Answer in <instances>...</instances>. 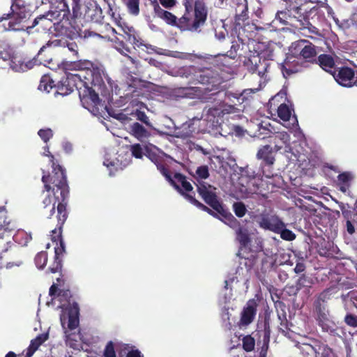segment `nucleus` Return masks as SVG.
Wrapping results in <instances>:
<instances>
[{
	"label": "nucleus",
	"instance_id": "40",
	"mask_svg": "<svg viewBox=\"0 0 357 357\" xmlns=\"http://www.w3.org/2000/svg\"><path fill=\"white\" fill-rule=\"evenodd\" d=\"M35 264L38 268L43 269L47 262V253L45 251L38 252L34 259Z\"/></svg>",
	"mask_w": 357,
	"mask_h": 357
},
{
	"label": "nucleus",
	"instance_id": "20",
	"mask_svg": "<svg viewBox=\"0 0 357 357\" xmlns=\"http://www.w3.org/2000/svg\"><path fill=\"white\" fill-rule=\"evenodd\" d=\"M199 83L206 85L205 90L208 91H216L219 89L222 84V78L218 75H214L211 71H204L197 77Z\"/></svg>",
	"mask_w": 357,
	"mask_h": 357
},
{
	"label": "nucleus",
	"instance_id": "31",
	"mask_svg": "<svg viewBox=\"0 0 357 357\" xmlns=\"http://www.w3.org/2000/svg\"><path fill=\"white\" fill-rule=\"evenodd\" d=\"M130 133L139 140L148 138L150 132L139 123L135 122L130 126Z\"/></svg>",
	"mask_w": 357,
	"mask_h": 357
},
{
	"label": "nucleus",
	"instance_id": "6",
	"mask_svg": "<svg viewBox=\"0 0 357 357\" xmlns=\"http://www.w3.org/2000/svg\"><path fill=\"white\" fill-rule=\"evenodd\" d=\"M195 185L197 192L204 202L216 211L215 213H215L213 215L223 222V206L218 200L216 188L203 181H197Z\"/></svg>",
	"mask_w": 357,
	"mask_h": 357
},
{
	"label": "nucleus",
	"instance_id": "63",
	"mask_svg": "<svg viewBox=\"0 0 357 357\" xmlns=\"http://www.w3.org/2000/svg\"><path fill=\"white\" fill-rule=\"evenodd\" d=\"M268 338L264 339L263 346L261 348L259 357H266V354L268 348Z\"/></svg>",
	"mask_w": 357,
	"mask_h": 357
},
{
	"label": "nucleus",
	"instance_id": "36",
	"mask_svg": "<svg viewBox=\"0 0 357 357\" xmlns=\"http://www.w3.org/2000/svg\"><path fill=\"white\" fill-rule=\"evenodd\" d=\"M236 238L241 245L246 247L249 242L250 238L248 229L241 227H238L236 230Z\"/></svg>",
	"mask_w": 357,
	"mask_h": 357
},
{
	"label": "nucleus",
	"instance_id": "59",
	"mask_svg": "<svg viewBox=\"0 0 357 357\" xmlns=\"http://www.w3.org/2000/svg\"><path fill=\"white\" fill-rule=\"evenodd\" d=\"M225 224H228L227 220L231 222V227L237 225L238 224L237 220L230 213L225 211Z\"/></svg>",
	"mask_w": 357,
	"mask_h": 357
},
{
	"label": "nucleus",
	"instance_id": "47",
	"mask_svg": "<svg viewBox=\"0 0 357 357\" xmlns=\"http://www.w3.org/2000/svg\"><path fill=\"white\" fill-rule=\"evenodd\" d=\"M132 115L137 120L144 123L146 126H147L149 127H152L151 123L150 122L149 117L146 116V114L144 112L137 109L135 110V112L132 113Z\"/></svg>",
	"mask_w": 357,
	"mask_h": 357
},
{
	"label": "nucleus",
	"instance_id": "14",
	"mask_svg": "<svg viewBox=\"0 0 357 357\" xmlns=\"http://www.w3.org/2000/svg\"><path fill=\"white\" fill-rule=\"evenodd\" d=\"M68 216L67 210L63 205L59 206L58 214H56L57 225L56 227L52 231L51 239L56 243L55 248L63 247L65 250V244L62 238V228Z\"/></svg>",
	"mask_w": 357,
	"mask_h": 357
},
{
	"label": "nucleus",
	"instance_id": "56",
	"mask_svg": "<svg viewBox=\"0 0 357 357\" xmlns=\"http://www.w3.org/2000/svg\"><path fill=\"white\" fill-rule=\"evenodd\" d=\"M208 114L214 118L223 116V109L220 107H211L208 109Z\"/></svg>",
	"mask_w": 357,
	"mask_h": 357
},
{
	"label": "nucleus",
	"instance_id": "45",
	"mask_svg": "<svg viewBox=\"0 0 357 357\" xmlns=\"http://www.w3.org/2000/svg\"><path fill=\"white\" fill-rule=\"evenodd\" d=\"M275 233L280 234V237L286 241H292L296 238V235L291 230L286 229V225L284 222L280 230Z\"/></svg>",
	"mask_w": 357,
	"mask_h": 357
},
{
	"label": "nucleus",
	"instance_id": "61",
	"mask_svg": "<svg viewBox=\"0 0 357 357\" xmlns=\"http://www.w3.org/2000/svg\"><path fill=\"white\" fill-rule=\"evenodd\" d=\"M196 0H182L186 13H190L192 11L193 5Z\"/></svg>",
	"mask_w": 357,
	"mask_h": 357
},
{
	"label": "nucleus",
	"instance_id": "11",
	"mask_svg": "<svg viewBox=\"0 0 357 357\" xmlns=\"http://www.w3.org/2000/svg\"><path fill=\"white\" fill-rule=\"evenodd\" d=\"M290 51L294 54H297L302 60L307 61V66L317 55L315 46L305 40L293 43L290 47Z\"/></svg>",
	"mask_w": 357,
	"mask_h": 357
},
{
	"label": "nucleus",
	"instance_id": "19",
	"mask_svg": "<svg viewBox=\"0 0 357 357\" xmlns=\"http://www.w3.org/2000/svg\"><path fill=\"white\" fill-rule=\"evenodd\" d=\"M258 307V303L255 299H250L247 301L241 312L240 325L247 326L255 319Z\"/></svg>",
	"mask_w": 357,
	"mask_h": 357
},
{
	"label": "nucleus",
	"instance_id": "50",
	"mask_svg": "<svg viewBox=\"0 0 357 357\" xmlns=\"http://www.w3.org/2000/svg\"><path fill=\"white\" fill-rule=\"evenodd\" d=\"M196 175H197V181H199L200 179H205L208 177L209 172H208V168L206 165H202L199 167L196 170Z\"/></svg>",
	"mask_w": 357,
	"mask_h": 357
},
{
	"label": "nucleus",
	"instance_id": "51",
	"mask_svg": "<svg viewBox=\"0 0 357 357\" xmlns=\"http://www.w3.org/2000/svg\"><path fill=\"white\" fill-rule=\"evenodd\" d=\"M38 134L45 143L53 136V132L50 128L40 129L38 130Z\"/></svg>",
	"mask_w": 357,
	"mask_h": 357
},
{
	"label": "nucleus",
	"instance_id": "5",
	"mask_svg": "<svg viewBox=\"0 0 357 357\" xmlns=\"http://www.w3.org/2000/svg\"><path fill=\"white\" fill-rule=\"evenodd\" d=\"M52 42H47L45 45L40 47L37 55L32 59L26 61L20 56H13L10 59V68L16 72H24L30 70L36 65L45 64V63H50L51 59L46 54H43L46 49L50 47Z\"/></svg>",
	"mask_w": 357,
	"mask_h": 357
},
{
	"label": "nucleus",
	"instance_id": "29",
	"mask_svg": "<svg viewBox=\"0 0 357 357\" xmlns=\"http://www.w3.org/2000/svg\"><path fill=\"white\" fill-rule=\"evenodd\" d=\"M273 148L270 145H266L258 151L257 158L263 160L266 164L271 165L275 162V158L273 155Z\"/></svg>",
	"mask_w": 357,
	"mask_h": 357
},
{
	"label": "nucleus",
	"instance_id": "2",
	"mask_svg": "<svg viewBox=\"0 0 357 357\" xmlns=\"http://www.w3.org/2000/svg\"><path fill=\"white\" fill-rule=\"evenodd\" d=\"M92 68V62L89 60H79L68 65L67 69L75 71L66 73L60 81L55 84L54 81L47 75L42 76L38 89L41 91L50 93L53 88L56 89L55 95L62 96L71 93L75 89L78 91L80 84H83L82 79H91L89 70Z\"/></svg>",
	"mask_w": 357,
	"mask_h": 357
},
{
	"label": "nucleus",
	"instance_id": "39",
	"mask_svg": "<svg viewBox=\"0 0 357 357\" xmlns=\"http://www.w3.org/2000/svg\"><path fill=\"white\" fill-rule=\"evenodd\" d=\"M195 92V87L179 88L175 91L176 95L181 98H193Z\"/></svg>",
	"mask_w": 357,
	"mask_h": 357
},
{
	"label": "nucleus",
	"instance_id": "54",
	"mask_svg": "<svg viewBox=\"0 0 357 357\" xmlns=\"http://www.w3.org/2000/svg\"><path fill=\"white\" fill-rule=\"evenodd\" d=\"M66 47L75 56H78L79 47L74 41H67Z\"/></svg>",
	"mask_w": 357,
	"mask_h": 357
},
{
	"label": "nucleus",
	"instance_id": "24",
	"mask_svg": "<svg viewBox=\"0 0 357 357\" xmlns=\"http://www.w3.org/2000/svg\"><path fill=\"white\" fill-rule=\"evenodd\" d=\"M151 4L157 17L162 20L169 25H176V16L171 12L162 9L157 0L151 1Z\"/></svg>",
	"mask_w": 357,
	"mask_h": 357
},
{
	"label": "nucleus",
	"instance_id": "44",
	"mask_svg": "<svg viewBox=\"0 0 357 357\" xmlns=\"http://www.w3.org/2000/svg\"><path fill=\"white\" fill-rule=\"evenodd\" d=\"M13 237L14 238V236ZM15 241H18L19 243L23 245H26L27 243L31 241L32 237L24 231H19L15 236Z\"/></svg>",
	"mask_w": 357,
	"mask_h": 357
},
{
	"label": "nucleus",
	"instance_id": "41",
	"mask_svg": "<svg viewBox=\"0 0 357 357\" xmlns=\"http://www.w3.org/2000/svg\"><path fill=\"white\" fill-rule=\"evenodd\" d=\"M63 3V10L70 12V6H71L73 12L76 13L80 9V0H62Z\"/></svg>",
	"mask_w": 357,
	"mask_h": 357
},
{
	"label": "nucleus",
	"instance_id": "42",
	"mask_svg": "<svg viewBox=\"0 0 357 357\" xmlns=\"http://www.w3.org/2000/svg\"><path fill=\"white\" fill-rule=\"evenodd\" d=\"M41 24V27L44 29L47 26L51 27L52 21L45 15H40L34 19L31 27H35Z\"/></svg>",
	"mask_w": 357,
	"mask_h": 357
},
{
	"label": "nucleus",
	"instance_id": "60",
	"mask_svg": "<svg viewBox=\"0 0 357 357\" xmlns=\"http://www.w3.org/2000/svg\"><path fill=\"white\" fill-rule=\"evenodd\" d=\"M160 3L165 8L170 9L176 4V0H158Z\"/></svg>",
	"mask_w": 357,
	"mask_h": 357
},
{
	"label": "nucleus",
	"instance_id": "8",
	"mask_svg": "<svg viewBox=\"0 0 357 357\" xmlns=\"http://www.w3.org/2000/svg\"><path fill=\"white\" fill-rule=\"evenodd\" d=\"M145 155L149 158L157 167V169L160 171V172L165 177L167 181L178 192H181L182 190L180 187L176 183L174 179L171 176L169 170L166 163L163 161L162 158L155 151L152 150V148L146 145L145 146Z\"/></svg>",
	"mask_w": 357,
	"mask_h": 357
},
{
	"label": "nucleus",
	"instance_id": "17",
	"mask_svg": "<svg viewBox=\"0 0 357 357\" xmlns=\"http://www.w3.org/2000/svg\"><path fill=\"white\" fill-rule=\"evenodd\" d=\"M255 220L261 228L273 232L280 231L283 226V221L278 216L266 213L256 215Z\"/></svg>",
	"mask_w": 357,
	"mask_h": 357
},
{
	"label": "nucleus",
	"instance_id": "52",
	"mask_svg": "<svg viewBox=\"0 0 357 357\" xmlns=\"http://www.w3.org/2000/svg\"><path fill=\"white\" fill-rule=\"evenodd\" d=\"M104 357H116L114 345L112 341L107 342L103 353Z\"/></svg>",
	"mask_w": 357,
	"mask_h": 357
},
{
	"label": "nucleus",
	"instance_id": "30",
	"mask_svg": "<svg viewBox=\"0 0 357 357\" xmlns=\"http://www.w3.org/2000/svg\"><path fill=\"white\" fill-rule=\"evenodd\" d=\"M48 338L47 333H42L38 335L36 338L31 341V343L27 349L26 357H31L38 349V347L44 343Z\"/></svg>",
	"mask_w": 357,
	"mask_h": 357
},
{
	"label": "nucleus",
	"instance_id": "55",
	"mask_svg": "<svg viewBox=\"0 0 357 357\" xmlns=\"http://www.w3.org/2000/svg\"><path fill=\"white\" fill-rule=\"evenodd\" d=\"M344 321L348 326L357 327V316L348 314L344 317Z\"/></svg>",
	"mask_w": 357,
	"mask_h": 357
},
{
	"label": "nucleus",
	"instance_id": "33",
	"mask_svg": "<svg viewBox=\"0 0 357 357\" xmlns=\"http://www.w3.org/2000/svg\"><path fill=\"white\" fill-rule=\"evenodd\" d=\"M234 3L236 4V22L237 24L240 25L241 22H243L248 19V7L246 4H243V2L236 1Z\"/></svg>",
	"mask_w": 357,
	"mask_h": 357
},
{
	"label": "nucleus",
	"instance_id": "48",
	"mask_svg": "<svg viewBox=\"0 0 357 357\" xmlns=\"http://www.w3.org/2000/svg\"><path fill=\"white\" fill-rule=\"evenodd\" d=\"M255 341L250 335L245 336L243 338V348L246 351H251L254 349Z\"/></svg>",
	"mask_w": 357,
	"mask_h": 357
},
{
	"label": "nucleus",
	"instance_id": "58",
	"mask_svg": "<svg viewBox=\"0 0 357 357\" xmlns=\"http://www.w3.org/2000/svg\"><path fill=\"white\" fill-rule=\"evenodd\" d=\"M351 178V174L344 172L338 176V181L340 184H348Z\"/></svg>",
	"mask_w": 357,
	"mask_h": 357
},
{
	"label": "nucleus",
	"instance_id": "49",
	"mask_svg": "<svg viewBox=\"0 0 357 357\" xmlns=\"http://www.w3.org/2000/svg\"><path fill=\"white\" fill-rule=\"evenodd\" d=\"M189 13H185V14L179 19L176 17V25H174L173 26H176L180 29H185L188 24L190 20V18L188 16Z\"/></svg>",
	"mask_w": 357,
	"mask_h": 357
},
{
	"label": "nucleus",
	"instance_id": "64",
	"mask_svg": "<svg viewBox=\"0 0 357 357\" xmlns=\"http://www.w3.org/2000/svg\"><path fill=\"white\" fill-rule=\"evenodd\" d=\"M244 132L243 130L238 126H234L232 127V130H231L228 135H231L234 134L237 137H241L243 135Z\"/></svg>",
	"mask_w": 357,
	"mask_h": 357
},
{
	"label": "nucleus",
	"instance_id": "15",
	"mask_svg": "<svg viewBox=\"0 0 357 357\" xmlns=\"http://www.w3.org/2000/svg\"><path fill=\"white\" fill-rule=\"evenodd\" d=\"M67 316L61 317V322L63 328L73 331L77 329L79 324V305L74 302L67 309Z\"/></svg>",
	"mask_w": 357,
	"mask_h": 357
},
{
	"label": "nucleus",
	"instance_id": "18",
	"mask_svg": "<svg viewBox=\"0 0 357 357\" xmlns=\"http://www.w3.org/2000/svg\"><path fill=\"white\" fill-rule=\"evenodd\" d=\"M307 67V61L302 60L297 54L291 52V54L287 55L282 63V71L284 75L286 73L289 75L290 74L298 73Z\"/></svg>",
	"mask_w": 357,
	"mask_h": 357
},
{
	"label": "nucleus",
	"instance_id": "16",
	"mask_svg": "<svg viewBox=\"0 0 357 357\" xmlns=\"http://www.w3.org/2000/svg\"><path fill=\"white\" fill-rule=\"evenodd\" d=\"M16 229V222L8 216L6 207L0 206V238L10 239Z\"/></svg>",
	"mask_w": 357,
	"mask_h": 357
},
{
	"label": "nucleus",
	"instance_id": "25",
	"mask_svg": "<svg viewBox=\"0 0 357 357\" xmlns=\"http://www.w3.org/2000/svg\"><path fill=\"white\" fill-rule=\"evenodd\" d=\"M303 350L308 354H314L315 357H331L332 350L326 344L321 343H316L314 346L310 344H305Z\"/></svg>",
	"mask_w": 357,
	"mask_h": 357
},
{
	"label": "nucleus",
	"instance_id": "43",
	"mask_svg": "<svg viewBox=\"0 0 357 357\" xmlns=\"http://www.w3.org/2000/svg\"><path fill=\"white\" fill-rule=\"evenodd\" d=\"M278 116L283 121H289L291 116V110L285 104H281L278 109Z\"/></svg>",
	"mask_w": 357,
	"mask_h": 357
},
{
	"label": "nucleus",
	"instance_id": "4",
	"mask_svg": "<svg viewBox=\"0 0 357 357\" xmlns=\"http://www.w3.org/2000/svg\"><path fill=\"white\" fill-rule=\"evenodd\" d=\"M88 73H91V79H82L83 84L78 88V93L82 104L88 106L97 107L100 102L97 90L101 91L105 87L104 77L108 79L104 73L103 70L97 65L92 63V68H90Z\"/></svg>",
	"mask_w": 357,
	"mask_h": 357
},
{
	"label": "nucleus",
	"instance_id": "23",
	"mask_svg": "<svg viewBox=\"0 0 357 357\" xmlns=\"http://www.w3.org/2000/svg\"><path fill=\"white\" fill-rule=\"evenodd\" d=\"M112 31L116 34L113 39V43L116 50L121 54L126 56L132 64L137 66L138 61L133 57L128 55V53H130V48L126 42L124 35L122 33H118L114 28L112 29Z\"/></svg>",
	"mask_w": 357,
	"mask_h": 357
},
{
	"label": "nucleus",
	"instance_id": "26",
	"mask_svg": "<svg viewBox=\"0 0 357 357\" xmlns=\"http://www.w3.org/2000/svg\"><path fill=\"white\" fill-rule=\"evenodd\" d=\"M195 20L193 27L197 29L204 24L206 20L207 11L205 5L202 0H196L195 2Z\"/></svg>",
	"mask_w": 357,
	"mask_h": 357
},
{
	"label": "nucleus",
	"instance_id": "53",
	"mask_svg": "<svg viewBox=\"0 0 357 357\" xmlns=\"http://www.w3.org/2000/svg\"><path fill=\"white\" fill-rule=\"evenodd\" d=\"M240 48V45L237 41L232 42L230 50L227 52V54H225V56H227L230 59H234L237 55V52Z\"/></svg>",
	"mask_w": 357,
	"mask_h": 357
},
{
	"label": "nucleus",
	"instance_id": "21",
	"mask_svg": "<svg viewBox=\"0 0 357 357\" xmlns=\"http://www.w3.org/2000/svg\"><path fill=\"white\" fill-rule=\"evenodd\" d=\"M254 59H258V62L255 61V64L253 68V74H256L259 77V87L251 90L252 92H257L265 86L268 81L267 73L269 68V63L265 59L261 60L259 58H254Z\"/></svg>",
	"mask_w": 357,
	"mask_h": 357
},
{
	"label": "nucleus",
	"instance_id": "37",
	"mask_svg": "<svg viewBox=\"0 0 357 357\" xmlns=\"http://www.w3.org/2000/svg\"><path fill=\"white\" fill-rule=\"evenodd\" d=\"M290 140L289 135L286 132H278L274 136V143L275 144L274 149L275 151H278L282 149V146L279 145V141L283 144L289 143Z\"/></svg>",
	"mask_w": 357,
	"mask_h": 357
},
{
	"label": "nucleus",
	"instance_id": "7",
	"mask_svg": "<svg viewBox=\"0 0 357 357\" xmlns=\"http://www.w3.org/2000/svg\"><path fill=\"white\" fill-rule=\"evenodd\" d=\"M6 247L0 252V259H6L7 268L20 266L23 264V256L21 250L10 239L6 241Z\"/></svg>",
	"mask_w": 357,
	"mask_h": 357
},
{
	"label": "nucleus",
	"instance_id": "28",
	"mask_svg": "<svg viewBox=\"0 0 357 357\" xmlns=\"http://www.w3.org/2000/svg\"><path fill=\"white\" fill-rule=\"evenodd\" d=\"M65 342L67 347L75 350H79L81 347L80 333L79 332H73L65 330Z\"/></svg>",
	"mask_w": 357,
	"mask_h": 357
},
{
	"label": "nucleus",
	"instance_id": "27",
	"mask_svg": "<svg viewBox=\"0 0 357 357\" xmlns=\"http://www.w3.org/2000/svg\"><path fill=\"white\" fill-rule=\"evenodd\" d=\"M121 31L127 43L132 45L134 47H139L144 45L143 41L137 36L136 31L133 27L126 26L125 27H121Z\"/></svg>",
	"mask_w": 357,
	"mask_h": 357
},
{
	"label": "nucleus",
	"instance_id": "3",
	"mask_svg": "<svg viewBox=\"0 0 357 357\" xmlns=\"http://www.w3.org/2000/svg\"><path fill=\"white\" fill-rule=\"evenodd\" d=\"M225 171L229 174L230 190L234 196L238 199H245L253 193L250 186V182L255 179L254 172H250L248 167H239L236 159L231 155H229L225 162Z\"/></svg>",
	"mask_w": 357,
	"mask_h": 357
},
{
	"label": "nucleus",
	"instance_id": "22",
	"mask_svg": "<svg viewBox=\"0 0 357 357\" xmlns=\"http://www.w3.org/2000/svg\"><path fill=\"white\" fill-rule=\"evenodd\" d=\"M333 77L339 84L345 87L354 86L357 81L354 70L350 68H341L333 74Z\"/></svg>",
	"mask_w": 357,
	"mask_h": 357
},
{
	"label": "nucleus",
	"instance_id": "12",
	"mask_svg": "<svg viewBox=\"0 0 357 357\" xmlns=\"http://www.w3.org/2000/svg\"><path fill=\"white\" fill-rule=\"evenodd\" d=\"M329 299V296L327 291L321 292L316 298L314 302V312L315 314L316 319L319 321V324L323 328L326 329V322L328 321L329 312L326 308V301Z\"/></svg>",
	"mask_w": 357,
	"mask_h": 357
},
{
	"label": "nucleus",
	"instance_id": "35",
	"mask_svg": "<svg viewBox=\"0 0 357 357\" xmlns=\"http://www.w3.org/2000/svg\"><path fill=\"white\" fill-rule=\"evenodd\" d=\"M121 1L126 6L130 14L134 16L139 14V0H121Z\"/></svg>",
	"mask_w": 357,
	"mask_h": 357
},
{
	"label": "nucleus",
	"instance_id": "10",
	"mask_svg": "<svg viewBox=\"0 0 357 357\" xmlns=\"http://www.w3.org/2000/svg\"><path fill=\"white\" fill-rule=\"evenodd\" d=\"M172 179H174L176 183L180 187L184 195L181 192L180 193L183 195L190 203L211 215H215L211 208L197 200L193 195L187 194L183 191L184 190L186 192H190L193 189L191 183L186 180L185 176L181 173H175Z\"/></svg>",
	"mask_w": 357,
	"mask_h": 357
},
{
	"label": "nucleus",
	"instance_id": "57",
	"mask_svg": "<svg viewBox=\"0 0 357 357\" xmlns=\"http://www.w3.org/2000/svg\"><path fill=\"white\" fill-rule=\"evenodd\" d=\"M44 149H45L44 155L47 156V157H49L50 159V162H52V171H54V167H56L57 166L61 167L60 165L57 164L55 162L54 155L50 152L49 146H45L44 147Z\"/></svg>",
	"mask_w": 357,
	"mask_h": 357
},
{
	"label": "nucleus",
	"instance_id": "9",
	"mask_svg": "<svg viewBox=\"0 0 357 357\" xmlns=\"http://www.w3.org/2000/svg\"><path fill=\"white\" fill-rule=\"evenodd\" d=\"M243 93L239 91L232 92L225 89V114H234L241 116V105L244 101Z\"/></svg>",
	"mask_w": 357,
	"mask_h": 357
},
{
	"label": "nucleus",
	"instance_id": "32",
	"mask_svg": "<svg viewBox=\"0 0 357 357\" xmlns=\"http://www.w3.org/2000/svg\"><path fill=\"white\" fill-rule=\"evenodd\" d=\"M65 252L63 247L54 248V261L52 266L48 268V271L52 273H55L61 270L62 268V259L61 255Z\"/></svg>",
	"mask_w": 357,
	"mask_h": 357
},
{
	"label": "nucleus",
	"instance_id": "62",
	"mask_svg": "<svg viewBox=\"0 0 357 357\" xmlns=\"http://www.w3.org/2000/svg\"><path fill=\"white\" fill-rule=\"evenodd\" d=\"M57 295L64 298L67 301H69L70 298L72 297L71 292L69 289H60Z\"/></svg>",
	"mask_w": 357,
	"mask_h": 357
},
{
	"label": "nucleus",
	"instance_id": "38",
	"mask_svg": "<svg viewBox=\"0 0 357 357\" xmlns=\"http://www.w3.org/2000/svg\"><path fill=\"white\" fill-rule=\"evenodd\" d=\"M145 146H142L139 144H134L130 145V151L132 155L137 159H142L145 155Z\"/></svg>",
	"mask_w": 357,
	"mask_h": 357
},
{
	"label": "nucleus",
	"instance_id": "13",
	"mask_svg": "<svg viewBox=\"0 0 357 357\" xmlns=\"http://www.w3.org/2000/svg\"><path fill=\"white\" fill-rule=\"evenodd\" d=\"M29 5L22 7L10 8V12L7 14H3L0 18V21L3 20L13 19V21L8 22V30H18L15 26L20 24L23 20L28 18L30 15V10Z\"/></svg>",
	"mask_w": 357,
	"mask_h": 357
},
{
	"label": "nucleus",
	"instance_id": "46",
	"mask_svg": "<svg viewBox=\"0 0 357 357\" xmlns=\"http://www.w3.org/2000/svg\"><path fill=\"white\" fill-rule=\"evenodd\" d=\"M233 210L234 211L235 215L238 218L243 217L247 211V208L245 205L241 202H234L233 204Z\"/></svg>",
	"mask_w": 357,
	"mask_h": 357
},
{
	"label": "nucleus",
	"instance_id": "1",
	"mask_svg": "<svg viewBox=\"0 0 357 357\" xmlns=\"http://www.w3.org/2000/svg\"><path fill=\"white\" fill-rule=\"evenodd\" d=\"M42 182L44 189L47 192L43 199L40 213L46 218H51L56 209L61 205L64 206L67 210V198L69 195V186L67 181L66 170L62 167H56L51 174H45L43 171Z\"/></svg>",
	"mask_w": 357,
	"mask_h": 357
},
{
	"label": "nucleus",
	"instance_id": "34",
	"mask_svg": "<svg viewBox=\"0 0 357 357\" xmlns=\"http://www.w3.org/2000/svg\"><path fill=\"white\" fill-rule=\"evenodd\" d=\"M320 67L327 72H331L335 66L333 58L328 54H321L318 57Z\"/></svg>",
	"mask_w": 357,
	"mask_h": 357
}]
</instances>
